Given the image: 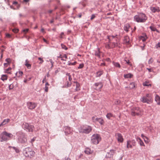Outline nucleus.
Here are the masks:
<instances>
[{"mask_svg":"<svg viewBox=\"0 0 160 160\" xmlns=\"http://www.w3.org/2000/svg\"><path fill=\"white\" fill-rule=\"evenodd\" d=\"M147 19L145 14L142 13H140L134 17V21L138 22H144Z\"/></svg>","mask_w":160,"mask_h":160,"instance_id":"nucleus-1","label":"nucleus"},{"mask_svg":"<svg viewBox=\"0 0 160 160\" xmlns=\"http://www.w3.org/2000/svg\"><path fill=\"white\" fill-rule=\"evenodd\" d=\"M16 134L17 141L19 143H24L27 142V139L24 133L18 132Z\"/></svg>","mask_w":160,"mask_h":160,"instance_id":"nucleus-2","label":"nucleus"},{"mask_svg":"<svg viewBox=\"0 0 160 160\" xmlns=\"http://www.w3.org/2000/svg\"><path fill=\"white\" fill-rule=\"evenodd\" d=\"M23 153L25 157L32 158L33 157L35 154V152L31 148L28 147L23 149Z\"/></svg>","mask_w":160,"mask_h":160,"instance_id":"nucleus-3","label":"nucleus"},{"mask_svg":"<svg viewBox=\"0 0 160 160\" xmlns=\"http://www.w3.org/2000/svg\"><path fill=\"white\" fill-rule=\"evenodd\" d=\"M92 130V128L89 125H83L81 126L79 129L80 133L88 134Z\"/></svg>","mask_w":160,"mask_h":160,"instance_id":"nucleus-4","label":"nucleus"},{"mask_svg":"<svg viewBox=\"0 0 160 160\" xmlns=\"http://www.w3.org/2000/svg\"><path fill=\"white\" fill-rule=\"evenodd\" d=\"M142 114V109L139 107H133L131 109V115L132 116H140Z\"/></svg>","mask_w":160,"mask_h":160,"instance_id":"nucleus-5","label":"nucleus"},{"mask_svg":"<svg viewBox=\"0 0 160 160\" xmlns=\"http://www.w3.org/2000/svg\"><path fill=\"white\" fill-rule=\"evenodd\" d=\"M101 140V138L99 134H94L91 137V142L92 143L97 144L99 143Z\"/></svg>","mask_w":160,"mask_h":160,"instance_id":"nucleus-6","label":"nucleus"},{"mask_svg":"<svg viewBox=\"0 0 160 160\" xmlns=\"http://www.w3.org/2000/svg\"><path fill=\"white\" fill-rule=\"evenodd\" d=\"M152 99L151 95L148 93L146 94L145 96L142 97L141 98V101L143 103H149Z\"/></svg>","mask_w":160,"mask_h":160,"instance_id":"nucleus-7","label":"nucleus"},{"mask_svg":"<svg viewBox=\"0 0 160 160\" xmlns=\"http://www.w3.org/2000/svg\"><path fill=\"white\" fill-rule=\"evenodd\" d=\"M22 126L23 128L28 132H32L34 128L33 126L29 125L28 123H23Z\"/></svg>","mask_w":160,"mask_h":160,"instance_id":"nucleus-8","label":"nucleus"},{"mask_svg":"<svg viewBox=\"0 0 160 160\" xmlns=\"http://www.w3.org/2000/svg\"><path fill=\"white\" fill-rule=\"evenodd\" d=\"M136 142L135 140L132 139L131 140H128L127 141V148H131L132 146L136 145Z\"/></svg>","mask_w":160,"mask_h":160,"instance_id":"nucleus-9","label":"nucleus"},{"mask_svg":"<svg viewBox=\"0 0 160 160\" xmlns=\"http://www.w3.org/2000/svg\"><path fill=\"white\" fill-rule=\"evenodd\" d=\"M27 105L28 108L31 110L34 109L37 106L35 103L31 102H27Z\"/></svg>","mask_w":160,"mask_h":160,"instance_id":"nucleus-10","label":"nucleus"},{"mask_svg":"<svg viewBox=\"0 0 160 160\" xmlns=\"http://www.w3.org/2000/svg\"><path fill=\"white\" fill-rule=\"evenodd\" d=\"M5 134L4 132H2L0 135V138H1L0 141L2 142L3 141H6L9 140V138H7V137L5 135Z\"/></svg>","mask_w":160,"mask_h":160,"instance_id":"nucleus-11","label":"nucleus"},{"mask_svg":"<svg viewBox=\"0 0 160 160\" xmlns=\"http://www.w3.org/2000/svg\"><path fill=\"white\" fill-rule=\"evenodd\" d=\"M115 153V150L113 149H111L109 152H108L106 155L107 158H111L112 157Z\"/></svg>","mask_w":160,"mask_h":160,"instance_id":"nucleus-12","label":"nucleus"},{"mask_svg":"<svg viewBox=\"0 0 160 160\" xmlns=\"http://www.w3.org/2000/svg\"><path fill=\"white\" fill-rule=\"evenodd\" d=\"M94 86L96 87V89L100 90L102 88L103 84L102 82H99L95 83Z\"/></svg>","mask_w":160,"mask_h":160,"instance_id":"nucleus-13","label":"nucleus"},{"mask_svg":"<svg viewBox=\"0 0 160 160\" xmlns=\"http://www.w3.org/2000/svg\"><path fill=\"white\" fill-rule=\"evenodd\" d=\"M64 132L66 135H68L71 133L72 130L71 129L70 127L67 126L64 127Z\"/></svg>","mask_w":160,"mask_h":160,"instance_id":"nucleus-14","label":"nucleus"},{"mask_svg":"<svg viewBox=\"0 0 160 160\" xmlns=\"http://www.w3.org/2000/svg\"><path fill=\"white\" fill-rule=\"evenodd\" d=\"M117 138L118 142H123V139L121 134L119 133H118L117 134Z\"/></svg>","mask_w":160,"mask_h":160,"instance_id":"nucleus-15","label":"nucleus"},{"mask_svg":"<svg viewBox=\"0 0 160 160\" xmlns=\"http://www.w3.org/2000/svg\"><path fill=\"white\" fill-rule=\"evenodd\" d=\"M150 10L153 13L156 12H159L160 11L159 8L158 7H151L150 8Z\"/></svg>","mask_w":160,"mask_h":160,"instance_id":"nucleus-16","label":"nucleus"},{"mask_svg":"<svg viewBox=\"0 0 160 160\" xmlns=\"http://www.w3.org/2000/svg\"><path fill=\"white\" fill-rule=\"evenodd\" d=\"M73 82L76 83L75 91H78L80 90V85L79 83L77 81H74Z\"/></svg>","mask_w":160,"mask_h":160,"instance_id":"nucleus-17","label":"nucleus"},{"mask_svg":"<svg viewBox=\"0 0 160 160\" xmlns=\"http://www.w3.org/2000/svg\"><path fill=\"white\" fill-rule=\"evenodd\" d=\"M135 87V83L134 82H131L129 87H125L126 88H129L130 89H132Z\"/></svg>","mask_w":160,"mask_h":160,"instance_id":"nucleus-18","label":"nucleus"},{"mask_svg":"<svg viewBox=\"0 0 160 160\" xmlns=\"http://www.w3.org/2000/svg\"><path fill=\"white\" fill-rule=\"evenodd\" d=\"M137 141L138 142V143H139L140 146H144V144L143 142L142 141L141 139L139 138H137Z\"/></svg>","mask_w":160,"mask_h":160,"instance_id":"nucleus-19","label":"nucleus"},{"mask_svg":"<svg viewBox=\"0 0 160 160\" xmlns=\"http://www.w3.org/2000/svg\"><path fill=\"white\" fill-rule=\"evenodd\" d=\"M130 28V26L129 24L128 23L125 24L124 27V30L127 32H128L129 29Z\"/></svg>","mask_w":160,"mask_h":160,"instance_id":"nucleus-20","label":"nucleus"},{"mask_svg":"<svg viewBox=\"0 0 160 160\" xmlns=\"http://www.w3.org/2000/svg\"><path fill=\"white\" fill-rule=\"evenodd\" d=\"M4 132L5 134V135H6L7 138H9V140L13 137V135L12 133L7 132L6 131H4Z\"/></svg>","mask_w":160,"mask_h":160,"instance_id":"nucleus-21","label":"nucleus"},{"mask_svg":"<svg viewBox=\"0 0 160 160\" xmlns=\"http://www.w3.org/2000/svg\"><path fill=\"white\" fill-rule=\"evenodd\" d=\"M124 43L127 44H128L130 42V39L129 37L128 36H126L124 37Z\"/></svg>","mask_w":160,"mask_h":160,"instance_id":"nucleus-22","label":"nucleus"},{"mask_svg":"<svg viewBox=\"0 0 160 160\" xmlns=\"http://www.w3.org/2000/svg\"><path fill=\"white\" fill-rule=\"evenodd\" d=\"M155 101L157 102L158 104H160V97L158 95H156L155 96Z\"/></svg>","mask_w":160,"mask_h":160,"instance_id":"nucleus-23","label":"nucleus"},{"mask_svg":"<svg viewBox=\"0 0 160 160\" xmlns=\"http://www.w3.org/2000/svg\"><path fill=\"white\" fill-rule=\"evenodd\" d=\"M133 75L131 73H128L127 74H124V77L125 78H131L133 76Z\"/></svg>","mask_w":160,"mask_h":160,"instance_id":"nucleus-24","label":"nucleus"},{"mask_svg":"<svg viewBox=\"0 0 160 160\" xmlns=\"http://www.w3.org/2000/svg\"><path fill=\"white\" fill-rule=\"evenodd\" d=\"M103 73V70H99L96 72V77H100Z\"/></svg>","mask_w":160,"mask_h":160,"instance_id":"nucleus-25","label":"nucleus"},{"mask_svg":"<svg viewBox=\"0 0 160 160\" xmlns=\"http://www.w3.org/2000/svg\"><path fill=\"white\" fill-rule=\"evenodd\" d=\"M98 50L97 51H96L95 52V56L98 57L99 58H100V49L99 48H98Z\"/></svg>","mask_w":160,"mask_h":160,"instance_id":"nucleus-26","label":"nucleus"},{"mask_svg":"<svg viewBox=\"0 0 160 160\" xmlns=\"http://www.w3.org/2000/svg\"><path fill=\"white\" fill-rule=\"evenodd\" d=\"M8 148H13V150H14L15 151V152L17 153L19 152H20L19 149H18V148H17V147H12L11 146H9Z\"/></svg>","mask_w":160,"mask_h":160,"instance_id":"nucleus-27","label":"nucleus"},{"mask_svg":"<svg viewBox=\"0 0 160 160\" xmlns=\"http://www.w3.org/2000/svg\"><path fill=\"white\" fill-rule=\"evenodd\" d=\"M28 60L27 59L25 61V65L28 68L30 69L31 67V64L28 63Z\"/></svg>","mask_w":160,"mask_h":160,"instance_id":"nucleus-28","label":"nucleus"},{"mask_svg":"<svg viewBox=\"0 0 160 160\" xmlns=\"http://www.w3.org/2000/svg\"><path fill=\"white\" fill-rule=\"evenodd\" d=\"M8 79V76L6 75H2L1 78V79L4 81L7 80Z\"/></svg>","mask_w":160,"mask_h":160,"instance_id":"nucleus-29","label":"nucleus"},{"mask_svg":"<svg viewBox=\"0 0 160 160\" xmlns=\"http://www.w3.org/2000/svg\"><path fill=\"white\" fill-rule=\"evenodd\" d=\"M98 119L97 122H98L101 125H102L103 124L104 121L102 118H99Z\"/></svg>","mask_w":160,"mask_h":160,"instance_id":"nucleus-30","label":"nucleus"},{"mask_svg":"<svg viewBox=\"0 0 160 160\" xmlns=\"http://www.w3.org/2000/svg\"><path fill=\"white\" fill-rule=\"evenodd\" d=\"M147 36L145 35L144 36H141L140 37V39L142 40L143 42H144L146 41V39H147Z\"/></svg>","mask_w":160,"mask_h":160,"instance_id":"nucleus-31","label":"nucleus"},{"mask_svg":"<svg viewBox=\"0 0 160 160\" xmlns=\"http://www.w3.org/2000/svg\"><path fill=\"white\" fill-rule=\"evenodd\" d=\"M23 74V72L22 71H19L18 72H17L16 73V75H17L18 77H20L22 76Z\"/></svg>","mask_w":160,"mask_h":160,"instance_id":"nucleus-32","label":"nucleus"},{"mask_svg":"<svg viewBox=\"0 0 160 160\" xmlns=\"http://www.w3.org/2000/svg\"><path fill=\"white\" fill-rule=\"evenodd\" d=\"M113 64L116 67L120 68L121 66L119 63L118 62H113Z\"/></svg>","mask_w":160,"mask_h":160,"instance_id":"nucleus-33","label":"nucleus"},{"mask_svg":"<svg viewBox=\"0 0 160 160\" xmlns=\"http://www.w3.org/2000/svg\"><path fill=\"white\" fill-rule=\"evenodd\" d=\"M151 29V30L153 31H156L158 32V30L154 27L151 26L149 27Z\"/></svg>","mask_w":160,"mask_h":160,"instance_id":"nucleus-34","label":"nucleus"},{"mask_svg":"<svg viewBox=\"0 0 160 160\" xmlns=\"http://www.w3.org/2000/svg\"><path fill=\"white\" fill-rule=\"evenodd\" d=\"M84 152L86 154H89L91 153V149L89 148H87L84 151Z\"/></svg>","mask_w":160,"mask_h":160,"instance_id":"nucleus-35","label":"nucleus"},{"mask_svg":"<svg viewBox=\"0 0 160 160\" xmlns=\"http://www.w3.org/2000/svg\"><path fill=\"white\" fill-rule=\"evenodd\" d=\"M106 116L108 119H110V118L113 116V115L110 113H108Z\"/></svg>","mask_w":160,"mask_h":160,"instance_id":"nucleus-36","label":"nucleus"},{"mask_svg":"<svg viewBox=\"0 0 160 160\" xmlns=\"http://www.w3.org/2000/svg\"><path fill=\"white\" fill-rule=\"evenodd\" d=\"M77 63V62L76 61L74 62H71L70 61H69L68 62V65L70 66V65H75L76 63Z\"/></svg>","mask_w":160,"mask_h":160,"instance_id":"nucleus-37","label":"nucleus"},{"mask_svg":"<svg viewBox=\"0 0 160 160\" xmlns=\"http://www.w3.org/2000/svg\"><path fill=\"white\" fill-rule=\"evenodd\" d=\"M98 118H96L94 116L92 117V120L93 122H97Z\"/></svg>","mask_w":160,"mask_h":160,"instance_id":"nucleus-38","label":"nucleus"},{"mask_svg":"<svg viewBox=\"0 0 160 160\" xmlns=\"http://www.w3.org/2000/svg\"><path fill=\"white\" fill-rule=\"evenodd\" d=\"M66 75L67 76H68V79H69V80L70 81H71L72 79V78L71 77V75H70V73H67L66 74Z\"/></svg>","mask_w":160,"mask_h":160,"instance_id":"nucleus-39","label":"nucleus"},{"mask_svg":"<svg viewBox=\"0 0 160 160\" xmlns=\"http://www.w3.org/2000/svg\"><path fill=\"white\" fill-rule=\"evenodd\" d=\"M10 121V119H5L3 121V122L5 123V124L8 123Z\"/></svg>","mask_w":160,"mask_h":160,"instance_id":"nucleus-40","label":"nucleus"},{"mask_svg":"<svg viewBox=\"0 0 160 160\" xmlns=\"http://www.w3.org/2000/svg\"><path fill=\"white\" fill-rule=\"evenodd\" d=\"M124 61L126 62V63L128 65H129L130 66H132V64L129 62V60H124Z\"/></svg>","mask_w":160,"mask_h":160,"instance_id":"nucleus-41","label":"nucleus"},{"mask_svg":"<svg viewBox=\"0 0 160 160\" xmlns=\"http://www.w3.org/2000/svg\"><path fill=\"white\" fill-rule=\"evenodd\" d=\"M61 46L62 48V49H64L65 50H66L68 49V48L66 47V46L65 45H64L62 44H61Z\"/></svg>","mask_w":160,"mask_h":160,"instance_id":"nucleus-42","label":"nucleus"},{"mask_svg":"<svg viewBox=\"0 0 160 160\" xmlns=\"http://www.w3.org/2000/svg\"><path fill=\"white\" fill-rule=\"evenodd\" d=\"M14 87L13 85L12 84H10L8 87L9 89V90H11Z\"/></svg>","mask_w":160,"mask_h":160,"instance_id":"nucleus-43","label":"nucleus"},{"mask_svg":"<svg viewBox=\"0 0 160 160\" xmlns=\"http://www.w3.org/2000/svg\"><path fill=\"white\" fill-rule=\"evenodd\" d=\"M84 64L83 63H81L79 64V66L78 67V69H81L82 68L84 67Z\"/></svg>","mask_w":160,"mask_h":160,"instance_id":"nucleus-44","label":"nucleus"},{"mask_svg":"<svg viewBox=\"0 0 160 160\" xmlns=\"http://www.w3.org/2000/svg\"><path fill=\"white\" fill-rule=\"evenodd\" d=\"M153 62V60L152 58H151L148 61L149 64L152 63Z\"/></svg>","mask_w":160,"mask_h":160,"instance_id":"nucleus-45","label":"nucleus"},{"mask_svg":"<svg viewBox=\"0 0 160 160\" xmlns=\"http://www.w3.org/2000/svg\"><path fill=\"white\" fill-rule=\"evenodd\" d=\"M38 59L41 61V62L39 63V64H42L44 62V61L43 60L42 58L40 57H39L38 58Z\"/></svg>","mask_w":160,"mask_h":160,"instance_id":"nucleus-46","label":"nucleus"},{"mask_svg":"<svg viewBox=\"0 0 160 160\" xmlns=\"http://www.w3.org/2000/svg\"><path fill=\"white\" fill-rule=\"evenodd\" d=\"M36 138V137H34L31 139L30 142L32 143V145L33 142L35 141Z\"/></svg>","mask_w":160,"mask_h":160,"instance_id":"nucleus-47","label":"nucleus"},{"mask_svg":"<svg viewBox=\"0 0 160 160\" xmlns=\"http://www.w3.org/2000/svg\"><path fill=\"white\" fill-rule=\"evenodd\" d=\"M155 48H160V42H159L158 43L156 44Z\"/></svg>","mask_w":160,"mask_h":160,"instance_id":"nucleus-48","label":"nucleus"},{"mask_svg":"<svg viewBox=\"0 0 160 160\" xmlns=\"http://www.w3.org/2000/svg\"><path fill=\"white\" fill-rule=\"evenodd\" d=\"M18 29H14L12 30V31L14 32V33H17L18 32Z\"/></svg>","mask_w":160,"mask_h":160,"instance_id":"nucleus-49","label":"nucleus"},{"mask_svg":"<svg viewBox=\"0 0 160 160\" xmlns=\"http://www.w3.org/2000/svg\"><path fill=\"white\" fill-rule=\"evenodd\" d=\"M143 85L144 86H148L149 85L151 86L150 84H148L146 82L143 83Z\"/></svg>","mask_w":160,"mask_h":160,"instance_id":"nucleus-50","label":"nucleus"},{"mask_svg":"<svg viewBox=\"0 0 160 160\" xmlns=\"http://www.w3.org/2000/svg\"><path fill=\"white\" fill-rule=\"evenodd\" d=\"M11 68H8L6 70V71H5V72L7 73H8L10 74V72H9L8 71H9V70H11Z\"/></svg>","mask_w":160,"mask_h":160,"instance_id":"nucleus-51","label":"nucleus"},{"mask_svg":"<svg viewBox=\"0 0 160 160\" xmlns=\"http://www.w3.org/2000/svg\"><path fill=\"white\" fill-rule=\"evenodd\" d=\"M19 15L20 18H23L25 17V16L22 14L21 13H19Z\"/></svg>","mask_w":160,"mask_h":160,"instance_id":"nucleus-52","label":"nucleus"},{"mask_svg":"<svg viewBox=\"0 0 160 160\" xmlns=\"http://www.w3.org/2000/svg\"><path fill=\"white\" fill-rule=\"evenodd\" d=\"M49 61L50 62L51 64V65H52L51 67H52L53 66L54 62H53L52 60V59H50Z\"/></svg>","mask_w":160,"mask_h":160,"instance_id":"nucleus-53","label":"nucleus"},{"mask_svg":"<svg viewBox=\"0 0 160 160\" xmlns=\"http://www.w3.org/2000/svg\"><path fill=\"white\" fill-rule=\"evenodd\" d=\"M71 83H69L68 82H67V87H69L71 86Z\"/></svg>","mask_w":160,"mask_h":160,"instance_id":"nucleus-54","label":"nucleus"},{"mask_svg":"<svg viewBox=\"0 0 160 160\" xmlns=\"http://www.w3.org/2000/svg\"><path fill=\"white\" fill-rule=\"evenodd\" d=\"M44 90L45 92H48V87L47 86H45L44 88Z\"/></svg>","mask_w":160,"mask_h":160,"instance_id":"nucleus-55","label":"nucleus"},{"mask_svg":"<svg viewBox=\"0 0 160 160\" xmlns=\"http://www.w3.org/2000/svg\"><path fill=\"white\" fill-rule=\"evenodd\" d=\"M96 16H95V15L94 14H93L92 15L90 19L92 20Z\"/></svg>","mask_w":160,"mask_h":160,"instance_id":"nucleus-56","label":"nucleus"},{"mask_svg":"<svg viewBox=\"0 0 160 160\" xmlns=\"http://www.w3.org/2000/svg\"><path fill=\"white\" fill-rule=\"evenodd\" d=\"M120 101L118 100H116L115 102V103L116 104H118L120 103Z\"/></svg>","mask_w":160,"mask_h":160,"instance_id":"nucleus-57","label":"nucleus"},{"mask_svg":"<svg viewBox=\"0 0 160 160\" xmlns=\"http://www.w3.org/2000/svg\"><path fill=\"white\" fill-rule=\"evenodd\" d=\"M146 69L147 70H148L149 72H152L153 71V70L152 68H147Z\"/></svg>","mask_w":160,"mask_h":160,"instance_id":"nucleus-58","label":"nucleus"},{"mask_svg":"<svg viewBox=\"0 0 160 160\" xmlns=\"http://www.w3.org/2000/svg\"><path fill=\"white\" fill-rule=\"evenodd\" d=\"M28 31V28H26L25 29H24L23 30V31L25 33L27 32Z\"/></svg>","mask_w":160,"mask_h":160,"instance_id":"nucleus-59","label":"nucleus"},{"mask_svg":"<svg viewBox=\"0 0 160 160\" xmlns=\"http://www.w3.org/2000/svg\"><path fill=\"white\" fill-rule=\"evenodd\" d=\"M6 36L8 38H10L11 37V35L8 33H7L6 34Z\"/></svg>","mask_w":160,"mask_h":160,"instance_id":"nucleus-60","label":"nucleus"},{"mask_svg":"<svg viewBox=\"0 0 160 160\" xmlns=\"http://www.w3.org/2000/svg\"><path fill=\"white\" fill-rule=\"evenodd\" d=\"M141 136H142V137L143 139H144V138H145L146 139H147V140L148 139V138L147 137H146V136H144L143 134H142L141 135Z\"/></svg>","mask_w":160,"mask_h":160,"instance_id":"nucleus-61","label":"nucleus"},{"mask_svg":"<svg viewBox=\"0 0 160 160\" xmlns=\"http://www.w3.org/2000/svg\"><path fill=\"white\" fill-rule=\"evenodd\" d=\"M62 160H71L68 157H66L64 159H63Z\"/></svg>","mask_w":160,"mask_h":160,"instance_id":"nucleus-62","label":"nucleus"},{"mask_svg":"<svg viewBox=\"0 0 160 160\" xmlns=\"http://www.w3.org/2000/svg\"><path fill=\"white\" fill-rule=\"evenodd\" d=\"M45 81H46V76H45L44 78L43 79L42 81V83H43Z\"/></svg>","mask_w":160,"mask_h":160,"instance_id":"nucleus-63","label":"nucleus"},{"mask_svg":"<svg viewBox=\"0 0 160 160\" xmlns=\"http://www.w3.org/2000/svg\"><path fill=\"white\" fill-rule=\"evenodd\" d=\"M5 61L8 63L10 62V59L9 58H7L6 59Z\"/></svg>","mask_w":160,"mask_h":160,"instance_id":"nucleus-64","label":"nucleus"}]
</instances>
